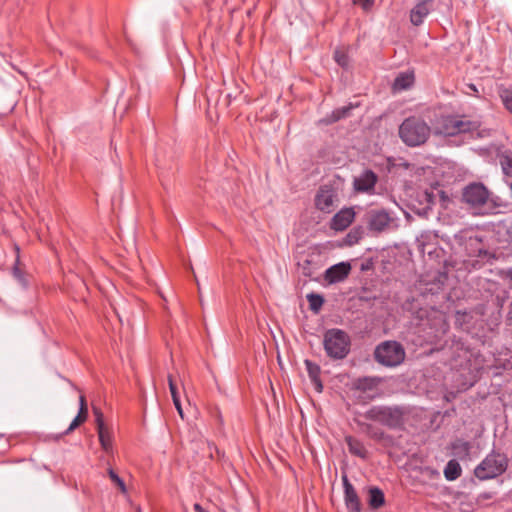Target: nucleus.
I'll list each match as a JSON object with an SVG mask.
<instances>
[{"label":"nucleus","mask_w":512,"mask_h":512,"mask_svg":"<svg viewBox=\"0 0 512 512\" xmlns=\"http://www.w3.org/2000/svg\"><path fill=\"white\" fill-rule=\"evenodd\" d=\"M460 464L455 460H450L444 469V476L447 480H456L461 475Z\"/></svg>","instance_id":"obj_26"},{"label":"nucleus","mask_w":512,"mask_h":512,"mask_svg":"<svg viewBox=\"0 0 512 512\" xmlns=\"http://www.w3.org/2000/svg\"><path fill=\"white\" fill-rule=\"evenodd\" d=\"M438 133L446 136H454L460 133H477L478 137H484L486 130H480V122L454 116L443 117L438 126Z\"/></svg>","instance_id":"obj_3"},{"label":"nucleus","mask_w":512,"mask_h":512,"mask_svg":"<svg viewBox=\"0 0 512 512\" xmlns=\"http://www.w3.org/2000/svg\"><path fill=\"white\" fill-rule=\"evenodd\" d=\"M405 349L397 341H384L380 343L374 351L375 360L386 367H396L405 359Z\"/></svg>","instance_id":"obj_6"},{"label":"nucleus","mask_w":512,"mask_h":512,"mask_svg":"<svg viewBox=\"0 0 512 512\" xmlns=\"http://www.w3.org/2000/svg\"><path fill=\"white\" fill-rule=\"evenodd\" d=\"M346 442L348 445L349 452L351 454L361 458H366L367 450L365 449L362 442L353 437H347Z\"/></svg>","instance_id":"obj_23"},{"label":"nucleus","mask_w":512,"mask_h":512,"mask_svg":"<svg viewBox=\"0 0 512 512\" xmlns=\"http://www.w3.org/2000/svg\"><path fill=\"white\" fill-rule=\"evenodd\" d=\"M168 381H169V389H170L172 399L174 400L175 398H180L178 395L176 384L174 383L172 377H169Z\"/></svg>","instance_id":"obj_36"},{"label":"nucleus","mask_w":512,"mask_h":512,"mask_svg":"<svg viewBox=\"0 0 512 512\" xmlns=\"http://www.w3.org/2000/svg\"><path fill=\"white\" fill-rule=\"evenodd\" d=\"M433 0H419L410 12V21L414 26L423 23L425 17L430 13Z\"/></svg>","instance_id":"obj_16"},{"label":"nucleus","mask_w":512,"mask_h":512,"mask_svg":"<svg viewBox=\"0 0 512 512\" xmlns=\"http://www.w3.org/2000/svg\"><path fill=\"white\" fill-rule=\"evenodd\" d=\"M110 479L119 487V489L125 493L126 492V485L122 478L118 476V474L113 470L109 469L108 471Z\"/></svg>","instance_id":"obj_32"},{"label":"nucleus","mask_w":512,"mask_h":512,"mask_svg":"<svg viewBox=\"0 0 512 512\" xmlns=\"http://www.w3.org/2000/svg\"><path fill=\"white\" fill-rule=\"evenodd\" d=\"M306 298L313 314L305 316L302 326L307 342L313 347L319 339L320 319L318 318V313L320 312V293L310 291L306 293Z\"/></svg>","instance_id":"obj_5"},{"label":"nucleus","mask_w":512,"mask_h":512,"mask_svg":"<svg viewBox=\"0 0 512 512\" xmlns=\"http://www.w3.org/2000/svg\"><path fill=\"white\" fill-rule=\"evenodd\" d=\"M93 413L95 416L97 430H101V429L105 428L103 413L101 412V410L97 407H93Z\"/></svg>","instance_id":"obj_34"},{"label":"nucleus","mask_w":512,"mask_h":512,"mask_svg":"<svg viewBox=\"0 0 512 512\" xmlns=\"http://www.w3.org/2000/svg\"><path fill=\"white\" fill-rule=\"evenodd\" d=\"M499 96L505 108L512 113V91L508 88L501 87L499 89Z\"/></svg>","instance_id":"obj_29"},{"label":"nucleus","mask_w":512,"mask_h":512,"mask_svg":"<svg viewBox=\"0 0 512 512\" xmlns=\"http://www.w3.org/2000/svg\"><path fill=\"white\" fill-rule=\"evenodd\" d=\"M509 277L512 280V270L509 272Z\"/></svg>","instance_id":"obj_44"},{"label":"nucleus","mask_w":512,"mask_h":512,"mask_svg":"<svg viewBox=\"0 0 512 512\" xmlns=\"http://www.w3.org/2000/svg\"><path fill=\"white\" fill-rule=\"evenodd\" d=\"M465 250L468 256L471 257H479V258H488L491 257V253L484 249L481 239L478 237H470L466 240Z\"/></svg>","instance_id":"obj_17"},{"label":"nucleus","mask_w":512,"mask_h":512,"mask_svg":"<svg viewBox=\"0 0 512 512\" xmlns=\"http://www.w3.org/2000/svg\"><path fill=\"white\" fill-rule=\"evenodd\" d=\"M469 88L472 89L474 92H478V90H477V88L475 87L474 84H470Z\"/></svg>","instance_id":"obj_42"},{"label":"nucleus","mask_w":512,"mask_h":512,"mask_svg":"<svg viewBox=\"0 0 512 512\" xmlns=\"http://www.w3.org/2000/svg\"><path fill=\"white\" fill-rule=\"evenodd\" d=\"M86 417L77 414L76 417L72 420L69 427L62 433V435H67L70 432H72L74 429H76L78 426H80L82 423L86 421Z\"/></svg>","instance_id":"obj_31"},{"label":"nucleus","mask_w":512,"mask_h":512,"mask_svg":"<svg viewBox=\"0 0 512 512\" xmlns=\"http://www.w3.org/2000/svg\"><path fill=\"white\" fill-rule=\"evenodd\" d=\"M452 449L454 454L463 459L468 457L471 449V445L469 442L463 440V439H457L452 443Z\"/></svg>","instance_id":"obj_25"},{"label":"nucleus","mask_w":512,"mask_h":512,"mask_svg":"<svg viewBox=\"0 0 512 512\" xmlns=\"http://www.w3.org/2000/svg\"><path fill=\"white\" fill-rule=\"evenodd\" d=\"M78 414L79 415H82L84 417H88V407H87V403H86V399L83 395H81L79 397V411H78Z\"/></svg>","instance_id":"obj_35"},{"label":"nucleus","mask_w":512,"mask_h":512,"mask_svg":"<svg viewBox=\"0 0 512 512\" xmlns=\"http://www.w3.org/2000/svg\"><path fill=\"white\" fill-rule=\"evenodd\" d=\"M414 81V76L411 73H401L398 75L393 84V89L396 91H402L408 89Z\"/></svg>","instance_id":"obj_24"},{"label":"nucleus","mask_w":512,"mask_h":512,"mask_svg":"<svg viewBox=\"0 0 512 512\" xmlns=\"http://www.w3.org/2000/svg\"><path fill=\"white\" fill-rule=\"evenodd\" d=\"M353 109V105H347L332 111L330 115H327L324 119H322V123L332 124L334 122L339 121L340 119L346 118L350 115V111Z\"/></svg>","instance_id":"obj_20"},{"label":"nucleus","mask_w":512,"mask_h":512,"mask_svg":"<svg viewBox=\"0 0 512 512\" xmlns=\"http://www.w3.org/2000/svg\"><path fill=\"white\" fill-rule=\"evenodd\" d=\"M173 403H174V406L177 410V412L179 413V415L181 416V418L183 419L184 418V415H183V409H182V406H181V401H180V398H175L173 400Z\"/></svg>","instance_id":"obj_37"},{"label":"nucleus","mask_w":512,"mask_h":512,"mask_svg":"<svg viewBox=\"0 0 512 512\" xmlns=\"http://www.w3.org/2000/svg\"><path fill=\"white\" fill-rule=\"evenodd\" d=\"M507 234L510 238H512V222L510 223V225L507 227Z\"/></svg>","instance_id":"obj_41"},{"label":"nucleus","mask_w":512,"mask_h":512,"mask_svg":"<svg viewBox=\"0 0 512 512\" xmlns=\"http://www.w3.org/2000/svg\"><path fill=\"white\" fill-rule=\"evenodd\" d=\"M306 232L309 233L310 236L314 235V231L309 232L308 228H305Z\"/></svg>","instance_id":"obj_43"},{"label":"nucleus","mask_w":512,"mask_h":512,"mask_svg":"<svg viewBox=\"0 0 512 512\" xmlns=\"http://www.w3.org/2000/svg\"><path fill=\"white\" fill-rule=\"evenodd\" d=\"M500 165L503 173L509 177H512V154L504 153L500 156Z\"/></svg>","instance_id":"obj_28"},{"label":"nucleus","mask_w":512,"mask_h":512,"mask_svg":"<svg viewBox=\"0 0 512 512\" xmlns=\"http://www.w3.org/2000/svg\"><path fill=\"white\" fill-rule=\"evenodd\" d=\"M344 487V500L349 512H361V503L353 485L349 482L346 475L342 476Z\"/></svg>","instance_id":"obj_12"},{"label":"nucleus","mask_w":512,"mask_h":512,"mask_svg":"<svg viewBox=\"0 0 512 512\" xmlns=\"http://www.w3.org/2000/svg\"><path fill=\"white\" fill-rule=\"evenodd\" d=\"M202 512H208V511L204 510V511H202Z\"/></svg>","instance_id":"obj_45"},{"label":"nucleus","mask_w":512,"mask_h":512,"mask_svg":"<svg viewBox=\"0 0 512 512\" xmlns=\"http://www.w3.org/2000/svg\"><path fill=\"white\" fill-rule=\"evenodd\" d=\"M304 364L315 391L320 393V366L309 359H305Z\"/></svg>","instance_id":"obj_19"},{"label":"nucleus","mask_w":512,"mask_h":512,"mask_svg":"<svg viewBox=\"0 0 512 512\" xmlns=\"http://www.w3.org/2000/svg\"><path fill=\"white\" fill-rule=\"evenodd\" d=\"M405 414L401 406H373L365 413V418L389 428H399L404 424Z\"/></svg>","instance_id":"obj_4"},{"label":"nucleus","mask_w":512,"mask_h":512,"mask_svg":"<svg viewBox=\"0 0 512 512\" xmlns=\"http://www.w3.org/2000/svg\"><path fill=\"white\" fill-rule=\"evenodd\" d=\"M193 508L195 512H202L205 510L199 503H195Z\"/></svg>","instance_id":"obj_40"},{"label":"nucleus","mask_w":512,"mask_h":512,"mask_svg":"<svg viewBox=\"0 0 512 512\" xmlns=\"http://www.w3.org/2000/svg\"><path fill=\"white\" fill-rule=\"evenodd\" d=\"M354 218L355 211L353 208H343L332 217L330 227L335 231L345 230Z\"/></svg>","instance_id":"obj_14"},{"label":"nucleus","mask_w":512,"mask_h":512,"mask_svg":"<svg viewBox=\"0 0 512 512\" xmlns=\"http://www.w3.org/2000/svg\"><path fill=\"white\" fill-rule=\"evenodd\" d=\"M324 348L330 357L342 359L349 352V338L341 330H329L325 334Z\"/></svg>","instance_id":"obj_9"},{"label":"nucleus","mask_w":512,"mask_h":512,"mask_svg":"<svg viewBox=\"0 0 512 512\" xmlns=\"http://www.w3.org/2000/svg\"><path fill=\"white\" fill-rule=\"evenodd\" d=\"M489 198V191L482 183H471L462 192V199L472 207L484 205Z\"/></svg>","instance_id":"obj_10"},{"label":"nucleus","mask_w":512,"mask_h":512,"mask_svg":"<svg viewBox=\"0 0 512 512\" xmlns=\"http://www.w3.org/2000/svg\"><path fill=\"white\" fill-rule=\"evenodd\" d=\"M314 204L317 209H320V188H318L315 192Z\"/></svg>","instance_id":"obj_39"},{"label":"nucleus","mask_w":512,"mask_h":512,"mask_svg":"<svg viewBox=\"0 0 512 512\" xmlns=\"http://www.w3.org/2000/svg\"><path fill=\"white\" fill-rule=\"evenodd\" d=\"M298 271L304 277L303 291L310 281L318 282L320 280V247L315 244L313 248L306 250H297L296 254Z\"/></svg>","instance_id":"obj_2"},{"label":"nucleus","mask_w":512,"mask_h":512,"mask_svg":"<svg viewBox=\"0 0 512 512\" xmlns=\"http://www.w3.org/2000/svg\"><path fill=\"white\" fill-rule=\"evenodd\" d=\"M351 271L349 262H340L332 265L324 273V279L328 284H335L344 281Z\"/></svg>","instance_id":"obj_11"},{"label":"nucleus","mask_w":512,"mask_h":512,"mask_svg":"<svg viewBox=\"0 0 512 512\" xmlns=\"http://www.w3.org/2000/svg\"><path fill=\"white\" fill-rule=\"evenodd\" d=\"M507 457L503 454L492 452L475 468V476L480 480L495 478L507 469Z\"/></svg>","instance_id":"obj_7"},{"label":"nucleus","mask_w":512,"mask_h":512,"mask_svg":"<svg viewBox=\"0 0 512 512\" xmlns=\"http://www.w3.org/2000/svg\"><path fill=\"white\" fill-rule=\"evenodd\" d=\"M334 59L341 67L346 68L348 66V56L344 50L336 49L334 51Z\"/></svg>","instance_id":"obj_30"},{"label":"nucleus","mask_w":512,"mask_h":512,"mask_svg":"<svg viewBox=\"0 0 512 512\" xmlns=\"http://www.w3.org/2000/svg\"><path fill=\"white\" fill-rule=\"evenodd\" d=\"M377 180L378 177L372 170H365L360 176L354 178L353 186L357 192H371Z\"/></svg>","instance_id":"obj_15"},{"label":"nucleus","mask_w":512,"mask_h":512,"mask_svg":"<svg viewBox=\"0 0 512 512\" xmlns=\"http://www.w3.org/2000/svg\"><path fill=\"white\" fill-rule=\"evenodd\" d=\"M369 505L372 509H378L385 503L383 491L378 487H371L369 489Z\"/></svg>","instance_id":"obj_22"},{"label":"nucleus","mask_w":512,"mask_h":512,"mask_svg":"<svg viewBox=\"0 0 512 512\" xmlns=\"http://www.w3.org/2000/svg\"><path fill=\"white\" fill-rule=\"evenodd\" d=\"M317 172H318V167H315L310 174H306L305 178H304V181L306 182L304 184L305 187L307 188H310L311 185H316L317 182H318V178H317Z\"/></svg>","instance_id":"obj_33"},{"label":"nucleus","mask_w":512,"mask_h":512,"mask_svg":"<svg viewBox=\"0 0 512 512\" xmlns=\"http://www.w3.org/2000/svg\"><path fill=\"white\" fill-rule=\"evenodd\" d=\"M365 229L362 226H355L348 234L344 237L342 244L346 246H353L358 244L359 241L364 237Z\"/></svg>","instance_id":"obj_21"},{"label":"nucleus","mask_w":512,"mask_h":512,"mask_svg":"<svg viewBox=\"0 0 512 512\" xmlns=\"http://www.w3.org/2000/svg\"><path fill=\"white\" fill-rule=\"evenodd\" d=\"M382 382L383 379L377 376L359 377L352 381L351 388L361 393H373Z\"/></svg>","instance_id":"obj_13"},{"label":"nucleus","mask_w":512,"mask_h":512,"mask_svg":"<svg viewBox=\"0 0 512 512\" xmlns=\"http://www.w3.org/2000/svg\"><path fill=\"white\" fill-rule=\"evenodd\" d=\"M399 137L409 147L421 146L429 139L430 126L417 117L406 118L399 126Z\"/></svg>","instance_id":"obj_1"},{"label":"nucleus","mask_w":512,"mask_h":512,"mask_svg":"<svg viewBox=\"0 0 512 512\" xmlns=\"http://www.w3.org/2000/svg\"><path fill=\"white\" fill-rule=\"evenodd\" d=\"M355 3L360 4L365 10L372 5V0H355Z\"/></svg>","instance_id":"obj_38"},{"label":"nucleus","mask_w":512,"mask_h":512,"mask_svg":"<svg viewBox=\"0 0 512 512\" xmlns=\"http://www.w3.org/2000/svg\"><path fill=\"white\" fill-rule=\"evenodd\" d=\"M367 229L373 234L388 232L397 227L396 219L385 209H371L365 215Z\"/></svg>","instance_id":"obj_8"},{"label":"nucleus","mask_w":512,"mask_h":512,"mask_svg":"<svg viewBox=\"0 0 512 512\" xmlns=\"http://www.w3.org/2000/svg\"><path fill=\"white\" fill-rule=\"evenodd\" d=\"M97 433L102 449L105 452L110 453L112 451V434L106 427L101 430H97Z\"/></svg>","instance_id":"obj_27"},{"label":"nucleus","mask_w":512,"mask_h":512,"mask_svg":"<svg viewBox=\"0 0 512 512\" xmlns=\"http://www.w3.org/2000/svg\"><path fill=\"white\" fill-rule=\"evenodd\" d=\"M15 249H16L17 255H16L15 262L13 264V267H12L11 273H12L13 278L18 282V284L23 289L26 290L29 287V282L26 277V273L20 269V256H19L20 249L18 246H16Z\"/></svg>","instance_id":"obj_18"}]
</instances>
